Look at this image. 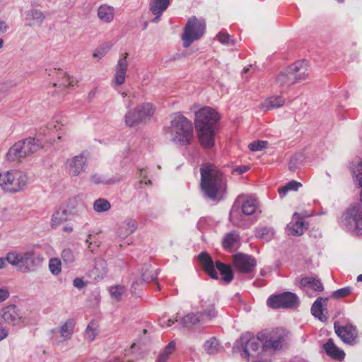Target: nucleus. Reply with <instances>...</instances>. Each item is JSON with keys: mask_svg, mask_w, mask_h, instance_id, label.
I'll use <instances>...</instances> for the list:
<instances>
[{"mask_svg": "<svg viewBox=\"0 0 362 362\" xmlns=\"http://www.w3.org/2000/svg\"><path fill=\"white\" fill-rule=\"evenodd\" d=\"M200 174V187L204 197L213 202L223 199L227 190L223 173L215 165L206 163L202 165Z\"/></svg>", "mask_w": 362, "mask_h": 362, "instance_id": "nucleus-1", "label": "nucleus"}, {"mask_svg": "<svg viewBox=\"0 0 362 362\" xmlns=\"http://www.w3.org/2000/svg\"><path fill=\"white\" fill-rule=\"evenodd\" d=\"M218 113L210 107H204L195 112V127L201 146L211 148L215 144V128L218 121Z\"/></svg>", "mask_w": 362, "mask_h": 362, "instance_id": "nucleus-2", "label": "nucleus"}, {"mask_svg": "<svg viewBox=\"0 0 362 362\" xmlns=\"http://www.w3.org/2000/svg\"><path fill=\"white\" fill-rule=\"evenodd\" d=\"M197 308H200L201 310L189 313L180 320L183 327L191 328L197 324L203 325L211 322L217 316L216 301L214 298L208 295H203L201 297L199 306Z\"/></svg>", "mask_w": 362, "mask_h": 362, "instance_id": "nucleus-3", "label": "nucleus"}, {"mask_svg": "<svg viewBox=\"0 0 362 362\" xmlns=\"http://www.w3.org/2000/svg\"><path fill=\"white\" fill-rule=\"evenodd\" d=\"M168 133L170 139L175 144L189 145L193 139L192 124L182 115L175 113L172 116Z\"/></svg>", "mask_w": 362, "mask_h": 362, "instance_id": "nucleus-4", "label": "nucleus"}, {"mask_svg": "<svg viewBox=\"0 0 362 362\" xmlns=\"http://www.w3.org/2000/svg\"><path fill=\"white\" fill-rule=\"evenodd\" d=\"M8 262L18 267V270L23 273H28L35 269L44 261L43 256L30 248L21 252L17 250L9 252L6 255Z\"/></svg>", "mask_w": 362, "mask_h": 362, "instance_id": "nucleus-5", "label": "nucleus"}, {"mask_svg": "<svg viewBox=\"0 0 362 362\" xmlns=\"http://www.w3.org/2000/svg\"><path fill=\"white\" fill-rule=\"evenodd\" d=\"M1 189L8 193L16 194L24 191L30 182L29 174L18 169L2 172Z\"/></svg>", "mask_w": 362, "mask_h": 362, "instance_id": "nucleus-6", "label": "nucleus"}, {"mask_svg": "<svg viewBox=\"0 0 362 362\" xmlns=\"http://www.w3.org/2000/svg\"><path fill=\"white\" fill-rule=\"evenodd\" d=\"M42 148L40 141L33 137H28L15 143L6 155L8 161L19 160L30 156Z\"/></svg>", "mask_w": 362, "mask_h": 362, "instance_id": "nucleus-7", "label": "nucleus"}, {"mask_svg": "<svg viewBox=\"0 0 362 362\" xmlns=\"http://www.w3.org/2000/svg\"><path fill=\"white\" fill-rule=\"evenodd\" d=\"M155 107L150 103H144L130 109L125 115V124L128 127H134L140 123H145L153 117Z\"/></svg>", "mask_w": 362, "mask_h": 362, "instance_id": "nucleus-8", "label": "nucleus"}, {"mask_svg": "<svg viewBox=\"0 0 362 362\" xmlns=\"http://www.w3.org/2000/svg\"><path fill=\"white\" fill-rule=\"evenodd\" d=\"M206 28L205 21L196 17H191L185 25L182 35L183 47L187 48L195 40H199L204 33Z\"/></svg>", "mask_w": 362, "mask_h": 362, "instance_id": "nucleus-9", "label": "nucleus"}, {"mask_svg": "<svg viewBox=\"0 0 362 362\" xmlns=\"http://www.w3.org/2000/svg\"><path fill=\"white\" fill-rule=\"evenodd\" d=\"M344 226L351 233L362 235V209L360 204L350 206L342 216Z\"/></svg>", "mask_w": 362, "mask_h": 362, "instance_id": "nucleus-10", "label": "nucleus"}, {"mask_svg": "<svg viewBox=\"0 0 362 362\" xmlns=\"http://www.w3.org/2000/svg\"><path fill=\"white\" fill-rule=\"evenodd\" d=\"M240 341L243 348L242 356L248 361L250 358L255 357L260 344L263 345L264 334L259 333L255 337L251 333L246 332L240 337Z\"/></svg>", "mask_w": 362, "mask_h": 362, "instance_id": "nucleus-11", "label": "nucleus"}, {"mask_svg": "<svg viewBox=\"0 0 362 362\" xmlns=\"http://www.w3.org/2000/svg\"><path fill=\"white\" fill-rule=\"evenodd\" d=\"M88 158V153L83 151L78 155L66 159L64 163L66 173L70 177H78L81 175L87 168Z\"/></svg>", "mask_w": 362, "mask_h": 362, "instance_id": "nucleus-12", "label": "nucleus"}, {"mask_svg": "<svg viewBox=\"0 0 362 362\" xmlns=\"http://www.w3.org/2000/svg\"><path fill=\"white\" fill-rule=\"evenodd\" d=\"M297 296L291 292L272 296L267 300V305L272 308H293L298 305Z\"/></svg>", "mask_w": 362, "mask_h": 362, "instance_id": "nucleus-13", "label": "nucleus"}, {"mask_svg": "<svg viewBox=\"0 0 362 362\" xmlns=\"http://www.w3.org/2000/svg\"><path fill=\"white\" fill-rule=\"evenodd\" d=\"M285 333L281 329L264 334L263 348L265 349L280 350L283 348L285 341Z\"/></svg>", "mask_w": 362, "mask_h": 362, "instance_id": "nucleus-14", "label": "nucleus"}, {"mask_svg": "<svg viewBox=\"0 0 362 362\" xmlns=\"http://www.w3.org/2000/svg\"><path fill=\"white\" fill-rule=\"evenodd\" d=\"M256 260L250 255L238 253L233 256V264L235 269L242 273L251 272L256 266Z\"/></svg>", "mask_w": 362, "mask_h": 362, "instance_id": "nucleus-15", "label": "nucleus"}, {"mask_svg": "<svg viewBox=\"0 0 362 362\" xmlns=\"http://www.w3.org/2000/svg\"><path fill=\"white\" fill-rule=\"evenodd\" d=\"M1 317L5 322L16 326L22 322V316L15 305H8L1 310Z\"/></svg>", "mask_w": 362, "mask_h": 362, "instance_id": "nucleus-16", "label": "nucleus"}, {"mask_svg": "<svg viewBox=\"0 0 362 362\" xmlns=\"http://www.w3.org/2000/svg\"><path fill=\"white\" fill-rule=\"evenodd\" d=\"M334 329L335 332L341 340L347 344L353 343L357 337L356 328L349 324L344 326H339L337 323H334Z\"/></svg>", "mask_w": 362, "mask_h": 362, "instance_id": "nucleus-17", "label": "nucleus"}, {"mask_svg": "<svg viewBox=\"0 0 362 362\" xmlns=\"http://www.w3.org/2000/svg\"><path fill=\"white\" fill-rule=\"evenodd\" d=\"M308 223L303 221L300 215L296 212L292 217V221L287 225V229L291 233L296 236L303 234L304 231L308 228Z\"/></svg>", "mask_w": 362, "mask_h": 362, "instance_id": "nucleus-18", "label": "nucleus"}, {"mask_svg": "<svg viewBox=\"0 0 362 362\" xmlns=\"http://www.w3.org/2000/svg\"><path fill=\"white\" fill-rule=\"evenodd\" d=\"M127 56V53L122 54L117 62L115 74V82L117 85L124 83L128 68Z\"/></svg>", "mask_w": 362, "mask_h": 362, "instance_id": "nucleus-19", "label": "nucleus"}, {"mask_svg": "<svg viewBox=\"0 0 362 362\" xmlns=\"http://www.w3.org/2000/svg\"><path fill=\"white\" fill-rule=\"evenodd\" d=\"M199 261L202 265L203 269L213 279H218V274L215 269L214 262L210 255L202 252L198 256Z\"/></svg>", "mask_w": 362, "mask_h": 362, "instance_id": "nucleus-20", "label": "nucleus"}, {"mask_svg": "<svg viewBox=\"0 0 362 362\" xmlns=\"http://www.w3.org/2000/svg\"><path fill=\"white\" fill-rule=\"evenodd\" d=\"M291 72L295 76L296 83L300 82L307 78L308 67L307 63L305 61H298L289 66Z\"/></svg>", "mask_w": 362, "mask_h": 362, "instance_id": "nucleus-21", "label": "nucleus"}, {"mask_svg": "<svg viewBox=\"0 0 362 362\" xmlns=\"http://www.w3.org/2000/svg\"><path fill=\"white\" fill-rule=\"evenodd\" d=\"M45 16L44 13L37 9H30L25 13V25L29 27L40 26L43 23Z\"/></svg>", "mask_w": 362, "mask_h": 362, "instance_id": "nucleus-22", "label": "nucleus"}, {"mask_svg": "<svg viewBox=\"0 0 362 362\" xmlns=\"http://www.w3.org/2000/svg\"><path fill=\"white\" fill-rule=\"evenodd\" d=\"M170 0H151L150 3V11L155 15L152 20L153 23H157L163 13L167 9Z\"/></svg>", "mask_w": 362, "mask_h": 362, "instance_id": "nucleus-23", "label": "nucleus"}, {"mask_svg": "<svg viewBox=\"0 0 362 362\" xmlns=\"http://www.w3.org/2000/svg\"><path fill=\"white\" fill-rule=\"evenodd\" d=\"M323 347L326 354L332 358L338 361H342L344 358V351L334 344L333 339H329Z\"/></svg>", "mask_w": 362, "mask_h": 362, "instance_id": "nucleus-24", "label": "nucleus"}, {"mask_svg": "<svg viewBox=\"0 0 362 362\" xmlns=\"http://www.w3.org/2000/svg\"><path fill=\"white\" fill-rule=\"evenodd\" d=\"M69 211L68 209H64L62 207L57 209L51 217L50 226L56 228L66 222L69 218Z\"/></svg>", "mask_w": 362, "mask_h": 362, "instance_id": "nucleus-25", "label": "nucleus"}, {"mask_svg": "<svg viewBox=\"0 0 362 362\" xmlns=\"http://www.w3.org/2000/svg\"><path fill=\"white\" fill-rule=\"evenodd\" d=\"M137 228L136 221L133 219H127L119 227L117 235L119 238H125L134 232Z\"/></svg>", "mask_w": 362, "mask_h": 362, "instance_id": "nucleus-26", "label": "nucleus"}, {"mask_svg": "<svg viewBox=\"0 0 362 362\" xmlns=\"http://www.w3.org/2000/svg\"><path fill=\"white\" fill-rule=\"evenodd\" d=\"M285 100L281 96H271L267 98L260 105L261 110L263 111H269L274 108L283 106Z\"/></svg>", "mask_w": 362, "mask_h": 362, "instance_id": "nucleus-27", "label": "nucleus"}, {"mask_svg": "<svg viewBox=\"0 0 362 362\" xmlns=\"http://www.w3.org/2000/svg\"><path fill=\"white\" fill-rule=\"evenodd\" d=\"M107 263L103 259H98L95 261L94 268L91 271V276L95 281H100L107 274Z\"/></svg>", "mask_w": 362, "mask_h": 362, "instance_id": "nucleus-28", "label": "nucleus"}, {"mask_svg": "<svg viewBox=\"0 0 362 362\" xmlns=\"http://www.w3.org/2000/svg\"><path fill=\"white\" fill-rule=\"evenodd\" d=\"M115 16V8L107 4H103L98 8V16L104 23L112 21Z\"/></svg>", "mask_w": 362, "mask_h": 362, "instance_id": "nucleus-29", "label": "nucleus"}, {"mask_svg": "<svg viewBox=\"0 0 362 362\" xmlns=\"http://www.w3.org/2000/svg\"><path fill=\"white\" fill-rule=\"evenodd\" d=\"M295 76L291 72L289 66L281 72L276 77V81L280 86H290L296 83Z\"/></svg>", "mask_w": 362, "mask_h": 362, "instance_id": "nucleus-30", "label": "nucleus"}, {"mask_svg": "<svg viewBox=\"0 0 362 362\" xmlns=\"http://www.w3.org/2000/svg\"><path fill=\"white\" fill-rule=\"evenodd\" d=\"M75 327V322L73 319L67 320L59 328V333L63 341L71 338Z\"/></svg>", "mask_w": 362, "mask_h": 362, "instance_id": "nucleus-31", "label": "nucleus"}, {"mask_svg": "<svg viewBox=\"0 0 362 362\" xmlns=\"http://www.w3.org/2000/svg\"><path fill=\"white\" fill-rule=\"evenodd\" d=\"M58 77L59 78V81L58 83H54L53 86H57L61 88H67L77 85L78 81L66 72L59 74Z\"/></svg>", "mask_w": 362, "mask_h": 362, "instance_id": "nucleus-32", "label": "nucleus"}, {"mask_svg": "<svg viewBox=\"0 0 362 362\" xmlns=\"http://www.w3.org/2000/svg\"><path fill=\"white\" fill-rule=\"evenodd\" d=\"M327 298H323L322 297H319L313 304L311 308L312 314L321 321L327 320V317L323 315L322 313V306L325 303H326Z\"/></svg>", "mask_w": 362, "mask_h": 362, "instance_id": "nucleus-33", "label": "nucleus"}, {"mask_svg": "<svg viewBox=\"0 0 362 362\" xmlns=\"http://www.w3.org/2000/svg\"><path fill=\"white\" fill-rule=\"evenodd\" d=\"M257 201L255 198L249 197L242 204V212L245 216H250L255 213L257 209Z\"/></svg>", "mask_w": 362, "mask_h": 362, "instance_id": "nucleus-34", "label": "nucleus"}, {"mask_svg": "<svg viewBox=\"0 0 362 362\" xmlns=\"http://www.w3.org/2000/svg\"><path fill=\"white\" fill-rule=\"evenodd\" d=\"M216 267L222 275V279L226 282H230L233 279V273L231 267L219 261L216 262Z\"/></svg>", "mask_w": 362, "mask_h": 362, "instance_id": "nucleus-35", "label": "nucleus"}, {"mask_svg": "<svg viewBox=\"0 0 362 362\" xmlns=\"http://www.w3.org/2000/svg\"><path fill=\"white\" fill-rule=\"evenodd\" d=\"M141 278L146 283L156 280L157 279L156 269H153L151 264H145L142 269Z\"/></svg>", "mask_w": 362, "mask_h": 362, "instance_id": "nucleus-36", "label": "nucleus"}, {"mask_svg": "<svg viewBox=\"0 0 362 362\" xmlns=\"http://www.w3.org/2000/svg\"><path fill=\"white\" fill-rule=\"evenodd\" d=\"M204 349L207 354L214 355L220 351L221 346L216 338L211 337L205 341L204 344Z\"/></svg>", "mask_w": 362, "mask_h": 362, "instance_id": "nucleus-37", "label": "nucleus"}, {"mask_svg": "<svg viewBox=\"0 0 362 362\" xmlns=\"http://www.w3.org/2000/svg\"><path fill=\"white\" fill-rule=\"evenodd\" d=\"M239 241V235L233 231L226 235L223 240V246L226 250L235 247Z\"/></svg>", "mask_w": 362, "mask_h": 362, "instance_id": "nucleus-38", "label": "nucleus"}, {"mask_svg": "<svg viewBox=\"0 0 362 362\" xmlns=\"http://www.w3.org/2000/svg\"><path fill=\"white\" fill-rule=\"evenodd\" d=\"M98 324L95 321H91L87 326V328L85 331V339L88 342H92L98 333Z\"/></svg>", "mask_w": 362, "mask_h": 362, "instance_id": "nucleus-39", "label": "nucleus"}, {"mask_svg": "<svg viewBox=\"0 0 362 362\" xmlns=\"http://www.w3.org/2000/svg\"><path fill=\"white\" fill-rule=\"evenodd\" d=\"M175 347V341H170L163 349L162 352H160L158 356L156 362H167L170 355L173 352Z\"/></svg>", "mask_w": 362, "mask_h": 362, "instance_id": "nucleus-40", "label": "nucleus"}, {"mask_svg": "<svg viewBox=\"0 0 362 362\" xmlns=\"http://www.w3.org/2000/svg\"><path fill=\"white\" fill-rule=\"evenodd\" d=\"M300 284L303 286H310L313 290L318 291H322L324 288L322 283L319 280L311 279L308 277L302 279Z\"/></svg>", "mask_w": 362, "mask_h": 362, "instance_id": "nucleus-41", "label": "nucleus"}, {"mask_svg": "<svg viewBox=\"0 0 362 362\" xmlns=\"http://www.w3.org/2000/svg\"><path fill=\"white\" fill-rule=\"evenodd\" d=\"M111 207L110 203L105 199H98L95 201L93 209L96 212L102 213L108 211Z\"/></svg>", "mask_w": 362, "mask_h": 362, "instance_id": "nucleus-42", "label": "nucleus"}, {"mask_svg": "<svg viewBox=\"0 0 362 362\" xmlns=\"http://www.w3.org/2000/svg\"><path fill=\"white\" fill-rule=\"evenodd\" d=\"M302 186L300 182H298L295 180L290 181L285 186L279 188V193L281 197H284L286 195V192L290 190L296 191L298 189Z\"/></svg>", "mask_w": 362, "mask_h": 362, "instance_id": "nucleus-43", "label": "nucleus"}, {"mask_svg": "<svg viewBox=\"0 0 362 362\" xmlns=\"http://www.w3.org/2000/svg\"><path fill=\"white\" fill-rule=\"evenodd\" d=\"M110 295L112 299L116 301H119L121 300L122 296L126 292V288L121 285H117L115 286H112L110 288Z\"/></svg>", "mask_w": 362, "mask_h": 362, "instance_id": "nucleus-44", "label": "nucleus"}, {"mask_svg": "<svg viewBox=\"0 0 362 362\" xmlns=\"http://www.w3.org/2000/svg\"><path fill=\"white\" fill-rule=\"evenodd\" d=\"M111 47L112 44L110 42L102 44L98 48L95 49L93 56L94 57L100 59L109 52Z\"/></svg>", "mask_w": 362, "mask_h": 362, "instance_id": "nucleus-45", "label": "nucleus"}, {"mask_svg": "<svg viewBox=\"0 0 362 362\" xmlns=\"http://www.w3.org/2000/svg\"><path fill=\"white\" fill-rule=\"evenodd\" d=\"M61 261L58 258H52L49 262V269L54 275H58L61 272Z\"/></svg>", "mask_w": 362, "mask_h": 362, "instance_id": "nucleus-46", "label": "nucleus"}, {"mask_svg": "<svg viewBox=\"0 0 362 362\" xmlns=\"http://www.w3.org/2000/svg\"><path fill=\"white\" fill-rule=\"evenodd\" d=\"M62 208H64V209H68L69 211L68 213V216L70 217L71 216H74L75 214H77L78 212V202L76 199H70L68 202L66 206H61Z\"/></svg>", "mask_w": 362, "mask_h": 362, "instance_id": "nucleus-47", "label": "nucleus"}, {"mask_svg": "<svg viewBox=\"0 0 362 362\" xmlns=\"http://www.w3.org/2000/svg\"><path fill=\"white\" fill-rule=\"evenodd\" d=\"M61 256L63 262L66 264H71L75 261V255L71 249H64Z\"/></svg>", "mask_w": 362, "mask_h": 362, "instance_id": "nucleus-48", "label": "nucleus"}, {"mask_svg": "<svg viewBox=\"0 0 362 362\" xmlns=\"http://www.w3.org/2000/svg\"><path fill=\"white\" fill-rule=\"evenodd\" d=\"M351 293V288L350 287H345L343 288L338 289L332 293V297L334 298H341L347 296Z\"/></svg>", "mask_w": 362, "mask_h": 362, "instance_id": "nucleus-49", "label": "nucleus"}, {"mask_svg": "<svg viewBox=\"0 0 362 362\" xmlns=\"http://www.w3.org/2000/svg\"><path fill=\"white\" fill-rule=\"evenodd\" d=\"M300 158V155H296L291 158L288 166L290 170L295 171L300 167L301 164Z\"/></svg>", "mask_w": 362, "mask_h": 362, "instance_id": "nucleus-50", "label": "nucleus"}, {"mask_svg": "<svg viewBox=\"0 0 362 362\" xmlns=\"http://www.w3.org/2000/svg\"><path fill=\"white\" fill-rule=\"evenodd\" d=\"M267 144H268L267 141H257L250 143L249 144L248 147L252 151H261L263 148H266Z\"/></svg>", "mask_w": 362, "mask_h": 362, "instance_id": "nucleus-51", "label": "nucleus"}, {"mask_svg": "<svg viewBox=\"0 0 362 362\" xmlns=\"http://www.w3.org/2000/svg\"><path fill=\"white\" fill-rule=\"evenodd\" d=\"M239 206L234 204L230 212V219L235 225H239L240 222L238 220Z\"/></svg>", "mask_w": 362, "mask_h": 362, "instance_id": "nucleus-52", "label": "nucleus"}, {"mask_svg": "<svg viewBox=\"0 0 362 362\" xmlns=\"http://www.w3.org/2000/svg\"><path fill=\"white\" fill-rule=\"evenodd\" d=\"M90 181L95 184H100V183H105L102 177L99 175L95 174L90 176ZM120 179H118L117 180H112L110 182H108L107 183H114L116 181H119Z\"/></svg>", "mask_w": 362, "mask_h": 362, "instance_id": "nucleus-53", "label": "nucleus"}, {"mask_svg": "<svg viewBox=\"0 0 362 362\" xmlns=\"http://www.w3.org/2000/svg\"><path fill=\"white\" fill-rule=\"evenodd\" d=\"M175 321H177V319L166 320L165 316H163L161 318H160L159 323H160V326H162V327H170L172 325H173Z\"/></svg>", "mask_w": 362, "mask_h": 362, "instance_id": "nucleus-54", "label": "nucleus"}, {"mask_svg": "<svg viewBox=\"0 0 362 362\" xmlns=\"http://www.w3.org/2000/svg\"><path fill=\"white\" fill-rule=\"evenodd\" d=\"M249 169H250L249 166L241 165V166L235 168L233 170L232 173L234 175H241V174L246 173Z\"/></svg>", "mask_w": 362, "mask_h": 362, "instance_id": "nucleus-55", "label": "nucleus"}, {"mask_svg": "<svg viewBox=\"0 0 362 362\" xmlns=\"http://www.w3.org/2000/svg\"><path fill=\"white\" fill-rule=\"evenodd\" d=\"M217 37L222 44H228L230 42V35L226 33H220Z\"/></svg>", "mask_w": 362, "mask_h": 362, "instance_id": "nucleus-56", "label": "nucleus"}, {"mask_svg": "<svg viewBox=\"0 0 362 362\" xmlns=\"http://www.w3.org/2000/svg\"><path fill=\"white\" fill-rule=\"evenodd\" d=\"M359 168H360V172L357 175L356 178L358 182V185H359L360 187H361V202L362 203V161L359 163Z\"/></svg>", "mask_w": 362, "mask_h": 362, "instance_id": "nucleus-57", "label": "nucleus"}, {"mask_svg": "<svg viewBox=\"0 0 362 362\" xmlns=\"http://www.w3.org/2000/svg\"><path fill=\"white\" fill-rule=\"evenodd\" d=\"M9 296V292L7 289L0 288V303L6 300Z\"/></svg>", "mask_w": 362, "mask_h": 362, "instance_id": "nucleus-58", "label": "nucleus"}, {"mask_svg": "<svg viewBox=\"0 0 362 362\" xmlns=\"http://www.w3.org/2000/svg\"><path fill=\"white\" fill-rule=\"evenodd\" d=\"M73 285L77 288H83L85 286L84 281L80 278H76L73 281Z\"/></svg>", "mask_w": 362, "mask_h": 362, "instance_id": "nucleus-59", "label": "nucleus"}, {"mask_svg": "<svg viewBox=\"0 0 362 362\" xmlns=\"http://www.w3.org/2000/svg\"><path fill=\"white\" fill-rule=\"evenodd\" d=\"M269 230L267 228H262L260 229L257 233V236L259 237V238H262L263 239L264 238V235H267L269 234Z\"/></svg>", "mask_w": 362, "mask_h": 362, "instance_id": "nucleus-60", "label": "nucleus"}, {"mask_svg": "<svg viewBox=\"0 0 362 362\" xmlns=\"http://www.w3.org/2000/svg\"><path fill=\"white\" fill-rule=\"evenodd\" d=\"M7 24L0 18V35L5 33L7 31Z\"/></svg>", "mask_w": 362, "mask_h": 362, "instance_id": "nucleus-61", "label": "nucleus"}, {"mask_svg": "<svg viewBox=\"0 0 362 362\" xmlns=\"http://www.w3.org/2000/svg\"><path fill=\"white\" fill-rule=\"evenodd\" d=\"M7 336H8V330L6 329L5 328H1L0 329V341L6 338Z\"/></svg>", "mask_w": 362, "mask_h": 362, "instance_id": "nucleus-62", "label": "nucleus"}, {"mask_svg": "<svg viewBox=\"0 0 362 362\" xmlns=\"http://www.w3.org/2000/svg\"><path fill=\"white\" fill-rule=\"evenodd\" d=\"M96 92H97V90H96V89H95H95L91 90L88 93V98L89 100H92V99L95 97V94H96Z\"/></svg>", "mask_w": 362, "mask_h": 362, "instance_id": "nucleus-63", "label": "nucleus"}, {"mask_svg": "<svg viewBox=\"0 0 362 362\" xmlns=\"http://www.w3.org/2000/svg\"><path fill=\"white\" fill-rule=\"evenodd\" d=\"M138 286H139V284L136 281L133 283L132 286V292L133 294H135V295L137 294L136 290Z\"/></svg>", "mask_w": 362, "mask_h": 362, "instance_id": "nucleus-64", "label": "nucleus"}]
</instances>
